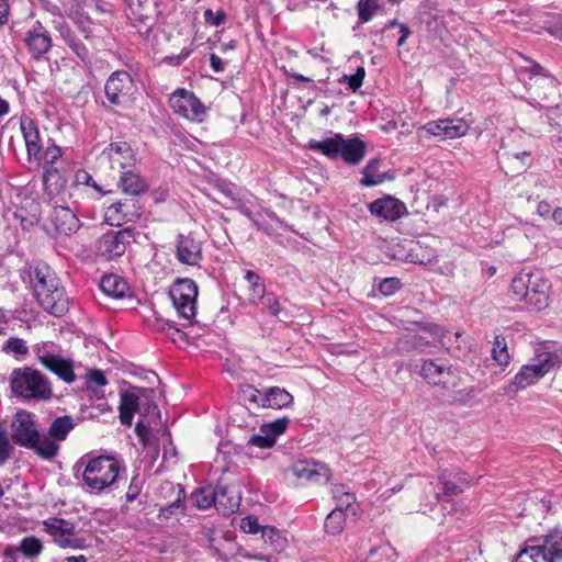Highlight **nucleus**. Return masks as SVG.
I'll return each mask as SVG.
<instances>
[{"label": "nucleus", "mask_w": 562, "mask_h": 562, "mask_svg": "<svg viewBox=\"0 0 562 562\" xmlns=\"http://www.w3.org/2000/svg\"><path fill=\"white\" fill-rule=\"evenodd\" d=\"M75 475L81 477L82 491L91 495L110 493L117 488L126 474L124 460L116 454L86 453L75 463Z\"/></svg>", "instance_id": "1"}, {"label": "nucleus", "mask_w": 562, "mask_h": 562, "mask_svg": "<svg viewBox=\"0 0 562 562\" xmlns=\"http://www.w3.org/2000/svg\"><path fill=\"white\" fill-rule=\"evenodd\" d=\"M551 283L541 271H521L512 279L507 291L514 308L540 312L549 306Z\"/></svg>", "instance_id": "2"}, {"label": "nucleus", "mask_w": 562, "mask_h": 562, "mask_svg": "<svg viewBox=\"0 0 562 562\" xmlns=\"http://www.w3.org/2000/svg\"><path fill=\"white\" fill-rule=\"evenodd\" d=\"M31 285L37 304L49 315L61 317L69 311L70 301L56 272L46 263L31 267Z\"/></svg>", "instance_id": "3"}, {"label": "nucleus", "mask_w": 562, "mask_h": 562, "mask_svg": "<svg viewBox=\"0 0 562 562\" xmlns=\"http://www.w3.org/2000/svg\"><path fill=\"white\" fill-rule=\"evenodd\" d=\"M10 439L14 445L34 451L44 460H52L59 452V445L41 432L37 416L26 409H19L12 416Z\"/></svg>", "instance_id": "4"}, {"label": "nucleus", "mask_w": 562, "mask_h": 562, "mask_svg": "<svg viewBox=\"0 0 562 562\" xmlns=\"http://www.w3.org/2000/svg\"><path fill=\"white\" fill-rule=\"evenodd\" d=\"M307 148L321 153L330 160L341 159L350 166L359 165L367 154V144L357 135L345 137L340 133L331 132L329 137L322 140L311 139Z\"/></svg>", "instance_id": "5"}, {"label": "nucleus", "mask_w": 562, "mask_h": 562, "mask_svg": "<svg viewBox=\"0 0 562 562\" xmlns=\"http://www.w3.org/2000/svg\"><path fill=\"white\" fill-rule=\"evenodd\" d=\"M562 359L548 342L538 344L533 357L519 369L512 380L515 392L525 390L539 382L548 373L560 368Z\"/></svg>", "instance_id": "6"}, {"label": "nucleus", "mask_w": 562, "mask_h": 562, "mask_svg": "<svg viewBox=\"0 0 562 562\" xmlns=\"http://www.w3.org/2000/svg\"><path fill=\"white\" fill-rule=\"evenodd\" d=\"M9 381L13 395L21 402H44L53 396V387L48 378L31 367L14 369Z\"/></svg>", "instance_id": "7"}, {"label": "nucleus", "mask_w": 562, "mask_h": 562, "mask_svg": "<svg viewBox=\"0 0 562 562\" xmlns=\"http://www.w3.org/2000/svg\"><path fill=\"white\" fill-rule=\"evenodd\" d=\"M52 212L49 221L58 234L71 235L80 227L77 213L83 207V201L78 199H58L49 201Z\"/></svg>", "instance_id": "8"}, {"label": "nucleus", "mask_w": 562, "mask_h": 562, "mask_svg": "<svg viewBox=\"0 0 562 562\" xmlns=\"http://www.w3.org/2000/svg\"><path fill=\"white\" fill-rule=\"evenodd\" d=\"M198 294V284L189 278L177 279L169 290L178 316L189 324H193L196 315Z\"/></svg>", "instance_id": "9"}, {"label": "nucleus", "mask_w": 562, "mask_h": 562, "mask_svg": "<svg viewBox=\"0 0 562 562\" xmlns=\"http://www.w3.org/2000/svg\"><path fill=\"white\" fill-rule=\"evenodd\" d=\"M43 526L52 541L61 549L85 550L89 547L85 538L78 537L75 521L49 517L43 521Z\"/></svg>", "instance_id": "10"}, {"label": "nucleus", "mask_w": 562, "mask_h": 562, "mask_svg": "<svg viewBox=\"0 0 562 562\" xmlns=\"http://www.w3.org/2000/svg\"><path fill=\"white\" fill-rule=\"evenodd\" d=\"M53 342H43L36 346L35 352L41 364L56 374L61 381L71 384L77 376L74 371V361L70 358L55 353Z\"/></svg>", "instance_id": "11"}, {"label": "nucleus", "mask_w": 562, "mask_h": 562, "mask_svg": "<svg viewBox=\"0 0 562 562\" xmlns=\"http://www.w3.org/2000/svg\"><path fill=\"white\" fill-rule=\"evenodd\" d=\"M169 105L179 116L194 122H202L206 113L200 99L184 88H178L170 94Z\"/></svg>", "instance_id": "12"}, {"label": "nucleus", "mask_w": 562, "mask_h": 562, "mask_svg": "<svg viewBox=\"0 0 562 562\" xmlns=\"http://www.w3.org/2000/svg\"><path fill=\"white\" fill-rule=\"evenodd\" d=\"M134 91V80L126 70L112 72L104 85L105 98L113 106L125 105L131 100Z\"/></svg>", "instance_id": "13"}, {"label": "nucleus", "mask_w": 562, "mask_h": 562, "mask_svg": "<svg viewBox=\"0 0 562 562\" xmlns=\"http://www.w3.org/2000/svg\"><path fill=\"white\" fill-rule=\"evenodd\" d=\"M135 238L134 228L110 231L103 234L97 245L98 256L105 260H114L124 255L127 245Z\"/></svg>", "instance_id": "14"}, {"label": "nucleus", "mask_w": 562, "mask_h": 562, "mask_svg": "<svg viewBox=\"0 0 562 562\" xmlns=\"http://www.w3.org/2000/svg\"><path fill=\"white\" fill-rule=\"evenodd\" d=\"M291 471L304 483H326L331 476L329 467L315 459H300L293 462Z\"/></svg>", "instance_id": "15"}, {"label": "nucleus", "mask_w": 562, "mask_h": 562, "mask_svg": "<svg viewBox=\"0 0 562 562\" xmlns=\"http://www.w3.org/2000/svg\"><path fill=\"white\" fill-rule=\"evenodd\" d=\"M108 192L93 179L85 169H79L74 176L72 183L69 187L68 199L99 200Z\"/></svg>", "instance_id": "16"}, {"label": "nucleus", "mask_w": 562, "mask_h": 562, "mask_svg": "<svg viewBox=\"0 0 562 562\" xmlns=\"http://www.w3.org/2000/svg\"><path fill=\"white\" fill-rule=\"evenodd\" d=\"M142 215V205L135 198L112 203L108 206L104 218L112 226H121L128 222H136Z\"/></svg>", "instance_id": "17"}, {"label": "nucleus", "mask_w": 562, "mask_h": 562, "mask_svg": "<svg viewBox=\"0 0 562 562\" xmlns=\"http://www.w3.org/2000/svg\"><path fill=\"white\" fill-rule=\"evenodd\" d=\"M44 195L48 202L68 198L66 169L64 167H46L43 170Z\"/></svg>", "instance_id": "18"}, {"label": "nucleus", "mask_w": 562, "mask_h": 562, "mask_svg": "<svg viewBox=\"0 0 562 562\" xmlns=\"http://www.w3.org/2000/svg\"><path fill=\"white\" fill-rule=\"evenodd\" d=\"M24 42L32 58L37 60L47 54L53 45L49 32L38 21L25 33Z\"/></svg>", "instance_id": "19"}, {"label": "nucleus", "mask_w": 562, "mask_h": 562, "mask_svg": "<svg viewBox=\"0 0 562 562\" xmlns=\"http://www.w3.org/2000/svg\"><path fill=\"white\" fill-rule=\"evenodd\" d=\"M369 210L372 215L390 222H394L407 214V207L405 203L390 195L376 199L371 202Z\"/></svg>", "instance_id": "20"}, {"label": "nucleus", "mask_w": 562, "mask_h": 562, "mask_svg": "<svg viewBox=\"0 0 562 562\" xmlns=\"http://www.w3.org/2000/svg\"><path fill=\"white\" fill-rule=\"evenodd\" d=\"M20 130L25 143L27 160L32 161L34 157H38L44 147L38 125L32 117L23 115L20 119Z\"/></svg>", "instance_id": "21"}, {"label": "nucleus", "mask_w": 562, "mask_h": 562, "mask_svg": "<svg viewBox=\"0 0 562 562\" xmlns=\"http://www.w3.org/2000/svg\"><path fill=\"white\" fill-rule=\"evenodd\" d=\"M177 259L188 266H198L203 259L201 241L191 234H180L177 239Z\"/></svg>", "instance_id": "22"}, {"label": "nucleus", "mask_w": 562, "mask_h": 562, "mask_svg": "<svg viewBox=\"0 0 562 562\" xmlns=\"http://www.w3.org/2000/svg\"><path fill=\"white\" fill-rule=\"evenodd\" d=\"M240 491L234 485L217 484L216 510L223 516H229L239 509Z\"/></svg>", "instance_id": "23"}, {"label": "nucleus", "mask_w": 562, "mask_h": 562, "mask_svg": "<svg viewBox=\"0 0 562 562\" xmlns=\"http://www.w3.org/2000/svg\"><path fill=\"white\" fill-rule=\"evenodd\" d=\"M111 161L112 168L127 169L135 164V154L128 143L113 142L103 151Z\"/></svg>", "instance_id": "24"}, {"label": "nucleus", "mask_w": 562, "mask_h": 562, "mask_svg": "<svg viewBox=\"0 0 562 562\" xmlns=\"http://www.w3.org/2000/svg\"><path fill=\"white\" fill-rule=\"evenodd\" d=\"M101 291L109 297L115 300L133 297V291L127 281L115 273H108L101 278Z\"/></svg>", "instance_id": "25"}, {"label": "nucleus", "mask_w": 562, "mask_h": 562, "mask_svg": "<svg viewBox=\"0 0 562 562\" xmlns=\"http://www.w3.org/2000/svg\"><path fill=\"white\" fill-rule=\"evenodd\" d=\"M55 29L69 49L85 64L91 63V54L85 43L66 22H57Z\"/></svg>", "instance_id": "26"}, {"label": "nucleus", "mask_w": 562, "mask_h": 562, "mask_svg": "<svg viewBox=\"0 0 562 562\" xmlns=\"http://www.w3.org/2000/svg\"><path fill=\"white\" fill-rule=\"evenodd\" d=\"M139 389L133 387L131 390L120 392V422L123 426H131L134 413L140 408Z\"/></svg>", "instance_id": "27"}, {"label": "nucleus", "mask_w": 562, "mask_h": 562, "mask_svg": "<svg viewBox=\"0 0 562 562\" xmlns=\"http://www.w3.org/2000/svg\"><path fill=\"white\" fill-rule=\"evenodd\" d=\"M119 187L132 198L140 195L148 190V183L135 169L130 168L121 172Z\"/></svg>", "instance_id": "28"}, {"label": "nucleus", "mask_w": 562, "mask_h": 562, "mask_svg": "<svg viewBox=\"0 0 562 562\" xmlns=\"http://www.w3.org/2000/svg\"><path fill=\"white\" fill-rule=\"evenodd\" d=\"M380 166L381 160L379 158H372L367 162L361 172V187L371 188L383 183L386 179H393V177L386 172H380Z\"/></svg>", "instance_id": "29"}, {"label": "nucleus", "mask_w": 562, "mask_h": 562, "mask_svg": "<svg viewBox=\"0 0 562 562\" xmlns=\"http://www.w3.org/2000/svg\"><path fill=\"white\" fill-rule=\"evenodd\" d=\"M293 395L283 387H265V408H286L293 403Z\"/></svg>", "instance_id": "30"}, {"label": "nucleus", "mask_w": 562, "mask_h": 562, "mask_svg": "<svg viewBox=\"0 0 562 562\" xmlns=\"http://www.w3.org/2000/svg\"><path fill=\"white\" fill-rule=\"evenodd\" d=\"M450 373V368L445 363H439L436 360H425L420 375L430 384L439 385L445 383V375Z\"/></svg>", "instance_id": "31"}, {"label": "nucleus", "mask_w": 562, "mask_h": 562, "mask_svg": "<svg viewBox=\"0 0 562 562\" xmlns=\"http://www.w3.org/2000/svg\"><path fill=\"white\" fill-rule=\"evenodd\" d=\"M468 481L463 477L462 474L458 473L453 476L452 480L447 479L445 475L440 476L439 484L441 485V493H438L437 498L439 501H450L454 496H458L463 492L465 485H468Z\"/></svg>", "instance_id": "32"}, {"label": "nucleus", "mask_w": 562, "mask_h": 562, "mask_svg": "<svg viewBox=\"0 0 562 562\" xmlns=\"http://www.w3.org/2000/svg\"><path fill=\"white\" fill-rule=\"evenodd\" d=\"M232 206L238 210L244 216L254 223L261 212H255L256 206H259V199L251 193H239L231 202Z\"/></svg>", "instance_id": "33"}, {"label": "nucleus", "mask_w": 562, "mask_h": 562, "mask_svg": "<svg viewBox=\"0 0 562 562\" xmlns=\"http://www.w3.org/2000/svg\"><path fill=\"white\" fill-rule=\"evenodd\" d=\"M333 499L336 503L335 508L351 512L353 515V504L356 503V495L351 487L342 483H335L330 488Z\"/></svg>", "instance_id": "34"}, {"label": "nucleus", "mask_w": 562, "mask_h": 562, "mask_svg": "<svg viewBox=\"0 0 562 562\" xmlns=\"http://www.w3.org/2000/svg\"><path fill=\"white\" fill-rule=\"evenodd\" d=\"M22 559L35 562L44 551L43 541L35 536H26L16 544Z\"/></svg>", "instance_id": "35"}, {"label": "nucleus", "mask_w": 562, "mask_h": 562, "mask_svg": "<svg viewBox=\"0 0 562 562\" xmlns=\"http://www.w3.org/2000/svg\"><path fill=\"white\" fill-rule=\"evenodd\" d=\"M549 562H562V530H557L544 537L540 546Z\"/></svg>", "instance_id": "36"}, {"label": "nucleus", "mask_w": 562, "mask_h": 562, "mask_svg": "<svg viewBox=\"0 0 562 562\" xmlns=\"http://www.w3.org/2000/svg\"><path fill=\"white\" fill-rule=\"evenodd\" d=\"M175 488H177V497L175 501L169 503L167 506L161 507L159 509L158 517L160 519L168 520L172 517H178L183 515L186 512V491L181 484H178Z\"/></svg>", "instance_id": "37"}, {"label": "nucleus", "mask_w": 562, "mask_h": 562, "mask_svg": "<svg viewBox=\"0 0 562 562\" xmlns=\"http://www.w3.org/2000/svg\"><path fill=\"white\" fill-rule=\"evenodd\" d=\"M74 427L75 424L70 416H59L53 420L46 436L58 443V441H64L67 438L68 434L74 429Z\"/></svg>", "instance_id": "38"}, {"label": "nucleus", "mask_w": 562, "mask_h": 562, "mask_svg": "<svg viewBox=\"0 0 562 562\" xmlns=\"http://www.w3.org/2000/svg\"><path fill=\"white\" fill-rule=\"evenodd\" d=\"M239 398L248 411L265 408V389L259 390L254 385L247 384L241 387Z\"/></svg>", "instance_id": "39"}, {"label": "nucleus", "mask_w": 562, "mask_h": 562, "mask_svg": "<svg viewBox=\"0 0 562 562\" xmlns=\"http://www.w3.org/2000/svg\"><path fill=\"white\" fill-rule=\"evenodd\" d=\"M216 493H217V484L212 486H205L196 488L191 494V501L193 505L199 509H209L212 506L216 508Z\"/></svg>", "instance_id": "40"}, {"label": "nucleus", "mask_w": 562, "mask_h": 562, "mask_svg": "<svg viewBox=\"0 0 562 562\" xmlns=\"http://www.w3.org/2000/svg\"><path fill=\"white\" fill-rule=\"evenodd\" d=\"M61 148L52 143L46 147H43L38 157H34L32 161H35L37 165L42 166L44 170L46 167H58L57 162L61 158Z\"/></svg>", "instance_id": "41"}, {"label": "nucleus", "mask_w": 562, "mask_h": 562, "mask_svg": "<svg viewBox=\"0 0 562 562\" xmlns=\"http://www.w3.org/2000/svg\"><path fill=\"white\" fill-rule=\"evenodd\" d=\"M347 513L348 510L334 508L325 519V531L333 536L339 535L345 528Z\"/></svg>", "instance_id": "42"}, {"label": "nucleus", "mask_w": 562, "mask_h": 562, "mask_svg": "<svg viewBox=\"0 0 562 562\" xmlns=\"http://www.w3.org/2000/svg\"><path fill=\"white\" fill-rule=\"evenodd\" d=\"M244 278L249 284V300L257 303L267 293L265 282L252 270H246Z\"/></svg>", "instance_id": "43"}, {"label": "nucleus", "mask_w": 562, "mask_h": 562, "mask_svg": "<svg viewBox=\"0 0 562 562\" xmlns=\"http://www.w3.org/2000/svg\"><path fill=\"white\" fill-rule=\"evenodd\" d=\"M446 139H453L465 135L469 131V123L462 117L443 119Z\"/></svg>", "instance_id": "44"}, {"label": "nucleus", "mask_w": 562, "mask_h": 562, "mask_svg": "<svg viewBox=\"0 0 562 562\" xmlns=\"http://www.w3.org/2000/svg\"><path fill=\"white\" fill-rule=\"evenodd\" d=\"M240 528L244 532L256 535L260 530L262 532V537H269L271 539V535L277 533L273 527H261L258 522V518L255 516H246L240 521Z\"/></svg>", "instance_id": "45"}, {"label": "nucleus", "mask_w": 562, "mask_h": 562, "mask_svg": "<svg viewBox=\"0 0 562 562\" xmlns=\"http://www.w3.org/2000/svg\"><path fill=\"white\" fill-rule=\"evenodd\" d=\"M290 424V419L288 417H282L274 419L272 422L262 424L259 429L260 432L268 434L271 439H274L277 442L278 437L283 435L285 430L288 429V426Z\"/></svg>", "instance_id": "46"}, {"label": "nucleus", "mask_w": 562, "mask_h": 562, "mask_svg": "<svg viewBox=\"0 0 562 562\" xmlns=\"http://www.w3.org/2000/svg\"><path fill=\"white\" fill-rule=\"evenodd\" d=\"M380 8V0H359L357 4L359 23L369 22Z\"/></svg>", "instance_id": "47"}, {"label": "nucleus", "mask_w": 562, "mask_h": 562, "mask_svg": "<svg viewBox=\"0 0 562 562\" xmlns=\"http://www.w3.org/2000/svg\"><path fill=\"white\" fill-rule=\"evenodd\" d=\"M108 384V379L102 370L88 369L86 373V387L89 391L97 392Z\"/></svg>", "instance_id": "48"}, {"label": "nucleus", "mask_w": 562, "mask_h": 562, "mask_svg": "<svg viewBox=\"0 0 562 562\" xmlns=\"http://www.w3.org/2000/svg\"><path fill=\"white\" fill-rule=\"evenodd\" d=\"M492 356L493 359L499 364V366H507L509 363V353L507 350L506 340L502 336H496L494 346L492 349Z\"/></svg>", "instance_id": "49"}, {"label": "nucleus", "mask_w": 562, "mask_h": 562, "mask_svg": "<svg viewBox=\"0 0 562 562\" xmlns=\"http://www.w3.org/2000/svg\"><path fill=\"white\" fill-rule=\"evenodd\" d=\"M418 132H424L428 137H437L441 140L446 139L443 119L427 122L419 127Z\"/></svg>", "instance_id": "50"}, {"label": "nucleus", "mask_w": 562, "mask_h": 562, "mask_svg": "<svg viewBox=\"0 0 562 562\" xmlns=\"http://www.w3.org/2000/svg\"><path fill=\"white\" fill-rule=\"evenodd\" d=\"M258 302L274 317L280 318L282 306L273 292H267Z\"/></svg>", "instance_id": "51"}, {"label": "nucleus", "mask_w": 562, "mask_h": 562, "mask_svg": "<svg viewBox=\"0 0 562 562\" xmlns=\"http://www.w3.org/2000/svg\"><path fill=\"white\" fill-rule=\"evenodd\" d=\"M364 76H366V70L363 67H358L356 72L353 75H344L341 76L339 79H338V82L339 83H347L349 89L352 91V92H356L358 91L362 83H363V79H364Z\"/></svg>", "instance_id": "52"}, {"label": "nucleus", "mask_w": 562, "mask_h": 562, "mask_svg": "<svg viewBox=\"0 0 562 562\" xmlns=\"http://www.w3.org/2000/svg\"><path fill=\"white\" fill-rule=\"evenodd\" d=\"M157 329L166 333L173 342L186 341L184 333L168 321L157 319Z\"/></svg>", "instance_id": "53"}, {"label": "nucleus", "mask_w": 562, "mask_h": 562, "mask_svg": "<svg viewBox=\"0 0 562 562\" xmlns=\"http://www.w3.org/2000/svg\"><path fill=\"white\" fill-rule=\"evenodd\" d=\"M2 350L18 356H25L29 352L26 341L19 337H10L3 345Z\"/></svg>", "instance_id": "54"}, {"label": "nucleus", "mask_w": 562, "mask_h": 562, "mask_svg": "<svg viewBox=\"0 0 562 562\" xmlns=\"http://www.w3.org/2000/svg\"><path fill=\"white\" fill-rule=\"evenodd\" d=\"M10 440L5 429L0 425V467L7 463L13 451Z\"/></svg>", "instance_id": "55"}, {"label": "nucleus", "mask_w": 562, "mask_h": 562, "mask_svg": "<svg viewBox=\"0 0 562 562\" xmlns=\"http://www.w3.org/2000/svg\"><path fill=\"white\" fill-rule=\"evenodd\" d=\"M70 18L74 20L80 32L85 35V38H90L92 35L91 20L78 11L71 12Z\"/></svg>", "instance_id": "56"}, {"label": "nucleus", "mask_w": 562, "mask_h": 562, "mask_svg": "<svg viewBox=\"0 0 562 562\" xmlns=\"http://www.w3.org/2000/svg\"><path fill=\"white\" fill-rule=\"evenodd\" d=\"M402 288V282L397 278H384L379 284V291L384 296L393 295Z\"/></svg>", "instance_id": "57"}, {"label": "nucleus", "mask_w": 562, "mask_h": 562, "mask_svg": "<svg viewBox=\"0 0 562 562\" xmlns=\"http://www.w3.org/2000/svg\"><path fill=\"white\" fill-rule=\"evenodd\" d=\"M204 22L211 26H221L225 20L226 14L224 10H218L214 12L212 9H206L203 13Z\"/></svg>", "instance_id": "58"}, {"label": "nucleus", "mask_w": 562, "mask_h": 562, "mask_svg": "<svg viewBox=\"0 0 562 562\" xmlns=\"http://www.w3.org/2000/svg\"><path fill=\"white\" fill-rule=\"evenodd\" d=\"M249 445L261 448V449H269L272 448L276 445L274 439H271L268 434L260 432L250 437Z\"/></svg>", "instance_id": "59"}, {"label": "nucleus", "mask_w": 562, "mask_h": 562, "mask_svg": "<svg viewBox=\"0 0 562 562\" xmlns=\"http://www.w3.org/2000/svg\"><path fill=\"white\" fill-rule=\"evenodd\" d=\"M525 70L531 76L548 80L552 86L554 83L553 77L538 63L531 61L530 66L526 67Z\"/></svg>", "instance_id": "60"}, {"label": "nucleus", "mask_w": 562, "mask_h": 562, "mask_svg": "<svg viewBox=\"0 0 562 562\" xmlns=\"http://www.w3.org/2000/svg\"><path fill=\"white\" fill-rule=\"evenodd\" d=\"M215 188L217 191L224 194L229 200V202H232L233 199L239 194V192H236V187L225 180L217 181L215 183Z\"/></svg>", "instance_id": "61"}, {"label": "nucleus", "mask_w": 562, "mask_h": 562, "mask_svg": "<svg viewBox=\"0 0 562 562\" xmlns=\"http://www.w3.org/2000/svg\"><path fill=\"white\" fill-rule=\"evenodd\" d=\"M521 552H527L530 557L529 562H549L543 549L540 546L528 547Z\"/></svg>", "instance_id": "62"}, {"label": "nucleus", "mask_w": 562, "mask_h": 562, "mask_svg": "<svg viewBox=\"0 0 562 562\" xmlns=\"http://www.w3.org/2000/svg\"><path fill=\"white\" fill-rule=\"evenodd\" d=\"M140 491H142V482L138 479V476H134L130 483L128 490L125 495L126 501L130 503L134 502L137 498V496L139 495Z\"/></svg>", "instance_id": "63"}, {"label": "nucleus", "mask_w": 562, "mask_h": 562, "mask_svg": "<svg viewBox=\"0 0 562 562\" xmlns=\"http://www.w3.org/2000/svg\"><path fill=\"white\" fill-rule=\"evenodd\" d=\"M21 558L20 552L18 551L16 546L7 544L2 551V562H20Z\"/></svg>", "instance_id": "64"}]
</instances>
